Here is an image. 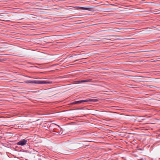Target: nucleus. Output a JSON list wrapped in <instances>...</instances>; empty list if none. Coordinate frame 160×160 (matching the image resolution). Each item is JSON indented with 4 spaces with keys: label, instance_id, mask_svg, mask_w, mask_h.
<instances>
[{
    "label": "nucleus",
    "instance_id": "nucleus-3",
    "mask_svg": "<svg viewBox=\"0 0 160 160\" xmlns=\"http://www.w3.org/2000/svg\"><path fill=\"white\" fill-rule=\"evenodd\" d=\"M28 140L25 139H22L18 142L17 144L21 146H23L26 144Z\"/></svg>",
    "mask_w": 160,
    "mask_h": 160
},
{
    "label": "nucleus",
    "instance_id": "nucleus-1",
    "mask_svg": "<svg viewBox=\"0 0 160 160\" xmlns=\"http://www.w3.org/2000/svg\"><path fill=\"white\" fill-rule=\"evenodd\" d=\"M27 83H34L38 84H50L52 83V82H48L45 81H34L29 80L27 81Z\"/></svg>",
    "mask_w": 160,
    "mask_h": 160
},
{
    "label": "nucleus",
    "instance_id": "nucleus-4",
    "mask_svg": "<svg viewBox=\"0 0 160 160\" xmlns=\"http://www.w3.org/2000/svg\"><path fill=\"white\" fill-rule=\"evenodd\" d=\"M86 102V100H82L78 101H75L73 102L72 104H80L82 102Z\"/></svg>",
    "mask_w": 160,
    "mask_h": 160
},
{
    "label": "nucleus",
    "instance_id": "nucleus-13",
    "mask_svg": "<svg viewBox=\"0 0 160 160\" xmlns=\"http://www.w3.org/2000/svg\"><path fill=\"white\" fill-rule=\"evenodd\" d=\"M79 59L78 60H76V61H78Z\"/></svg>",
    "mask_w": 160,
    "mask_h": 160
},
{
    "label": "nucleus",
    "instance_id": "nucleus-6",
    "mask_svg": "<svg viewBox=\"0 0 160 160\" xmlns=\"http://www.w3.org/2000/svg\"><path fill=\"white\" fill-rule=\"evenodd\" d=\"M75 82L77 83H83V81H82V80H79V81H75Z\"/></svg>",
    "mask_w": 160,
    "mask_h": 160
},
{
    "label": "nucleus",
    "instance_id": "nucleus-7",
    "mask_svg": "<svg viewBox=\"0 0 160 160\" xmlns=\"http://www.w3.org/2000/svg\"><path fill=\"white\" fill-rule=\"evenodd\" d=\"M82 81H83V83L85 82H88L89 81V80H88L86 79V80H82Z\"/></svg>",
    "mask_w": 160,
    "mask_h": 160
},
{
    "label": "nucleus",
    "instance_id": "nucleus-9",
    "mask_svg": "<svg viewBox=\"0 0 160 160\" xmlns=\"http://www.w3.org/2000/svg\"><path fill=\"white\" fill-rule=\"evenodd\" d=\"M139 160H144L143 159H140Z\"/></svg>",
    "mask_w": 160,
    "mask_h": 160
},
{
    "label": "nucleus",
    "instance_id": "nucleus-8",
    "mask_svg": "<svg viewBox=\"0 0 160 160\" xmlns=\"http://www.w3.org/2000/svg\"><path fill=\"white\" fill-rule=\"evenodd\" d=\"M102 37H106L107 36H102Z\"/></svg>",
    "mask_w": 160,
    "mask_h": 160
},
{
    "label": "nucleus",
    "instance_id": "nucleus-10",
    "mask_svg": "<svg viewBox=\"0 0 160 160\" xmlns=\"http://www.w3.org/2000/svg\"><path fill=\"white\" fill-rule=\"evenodd\" d=\"M1 61H2V60L1 59H0V62H1Z\"/></svg>",
    "mask_w": 160,
    "mask_h": 160
},
{
    "label": "nucleus",
    "instance_id": "nucleus-11",
    "mask_svg": "<svg viewBox=\"0 0 160 160\" xmlns=\"http://www.w3.org/2000/svg\"><path fill=\"white\" fill-rule=\"evenodd\" d=\"M96 41H99L100 40H96Z\"/></svg>",
    "mask_w": 160,
    "mask_h": 160
},
{
    "label": "nucleus",
    "instance_id": "nucleus-2",
    "mask_svg": "<svg viewBox=\"0 0 160 160\" xmlns=\"http://www.w3.org/2000/svg\"><path fill=\"white\" fill-rule=\"evenodd\" d=\"M94 7L93 6H87L86 7H81L80 8L82 10H85L88 11H92L94 9Z\"/></svg>",
    "mask_w": 160,
    "mask_h": 160
},
{
    "label": "nucleus",
    "instance_id": "nucleus-5",
    "mask_svg": "<svg viewBox=\"0 0 160 160\" xmlns=\"http://www.w3.org/2000/svg\"><path fill=\"white\" fill-rule=\"evenodd\" d=\"M98 101V100L96 99H89L86 100V102H97Z\"/></svg>",
    "mask_w": 160,
    "mask_h": 160
},
{
    "label": "nucleus",
    "instance_id": "nucleus-12",
    "mask_svg": "<svg viewBox=\"0 0 160 160\" xmlns=\"http://www.w3.org/2000/svg\"><path fill=\"white\" fill-rule=\"evenodd\" d=\"M117 36L118 37H120V36Z\"/></svg>",
    "mask_w": 160,
    "mask_h": 160
}]
</instances>
